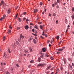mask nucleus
<instances>
[{
    "label": "nucleus",
    "mask_w": 74,
    "mask_h": 74,
    "mask_svg": "<svg viewBox=\"0 0 74 74\" xmlns=\"http://www.w3.org/2000/svg\"><path fill=\"white\" fill-rule=\"evenodd\" d=\"M11 31L10 30H9L8 31V32H7L9 34V33H11Z\"/></svg>",
    "instance_id": "nucleus-18"
},
{
    "label": "nucleus",
    "mask_w": 74,
    "mask_h": 74,
    "mask_svg": "<svg viewBox=\"0 0 74 74\" xmlns=\"http://www.w3.org/2000/svg\"><path fill=\"white\" fill-rule=\"evenodd\" d=\"M20 40H21L22 38H24V37L22 36V34L20 35Z\"/></svg>",
    "instance_id": "nucleus-3"
},
{
    "label": "nucleus",
    "mask_w": 74,
    "mask_h": 74,
    "mask_svg": "<svg viewBox=\"0 0 74 74\" xmlns=\"http://www.w3.org/2000/svg\"><path fill=\"white\" fill-rule=\"evenodd\" d=\"M38 24H39L40 25L42 23V22H39L38 23Z\"/></svg>",
    "instance_id": "nucleus-37"
},
{
    "label": "nucleus",
    "mask_w": 74,
    "mask_h": 74,
    "mask_svg": "<svg viewBox=\"0 0 74 74\" xmlns=\"http://www.w3.org/2000/svg\"><path fill=\"white\" fill-rule=\"evenodd\" d=\"M56 37L57 39V40H58V39H59V36H56Z\"/></svg>",
    "instance_id": "nucleus-26"
},
{
    "label": "nucleus",
    "mask_w": 74,
    "mask_h": 74,
    "mask_svg": "<svg viewBox=\"0 0 74 74\" xmlns=\"http://www.w3.org/2000/svg\"><path fill=\"white\" fill-rule=\"evenodd\" d=\"M5 40V36H4L3 38V40L4 41Z\"/></svg>",
    "instance_id": "nucleus-20"
},
{
    "label": "nucleus",
    "mask_w": 74,
    "mask_h": 74,
    "mask_svg": "<svg viewBox=\"0 0 74 74\" xmlns=\"http://www.w3.org/2000/svg\"><path fill=\"white\" fill-rule=\"evenodd\" d=\"M25 29H26V30H27V29H29V27H28V26L27 25H26L25 26Z\"/></svg>",
    "instance_id": "nucleus-6"
},
{
    "label": "nucleus",
    "mask_w": 74,
    "mask_h": 74,
    "mask_svg": "<svg viewBox=\"0 0 74 74\" xmlns=\"http://www.w3.org/2000/svg\"><path fill=\"white\" fill-rule=\"evenodd\" d=\"M26 19V18H24L23 19V21H25Z\"/></svg>",
    "instance_id": "nucleus-46"
},
{
    "label": "nucleus",
    "mask_w": 74,
    "mask_h": 74,
    "mask_svg": "<svg viewBox=\"0 0 74 74\" xmlns=\"http://www.w3.org/2000/svg\"><path fill=\"white\" fill-rule=\"evenodd\" d=\"M53 70V68H52V69H50V70Z\"/></svg>",
    "instance_id": "nucleus-62"
},
{
    "label": "nucleus",
    "mask_w": 74,
    "mask_h": 74,
    "mask_svg": "<svg viewBox=\"0 0 74 74\" xmlns=\"http://www.w3.org/2000/svg\"><path fill=\"white\" fill-rule=\"evenodd\" d=\"M1 66H2L3 65V63L2 62H1Z\"/></svg>",
    "instance_id": "nucleus-56"
},
{
    "label": "nucleus",
    "mask_w": 74,
    "mask_h": 74,
    "mask_svg": "<svg viewBox=\"0 0 74 74\" xmlns=\"http://www.w3.org/2000/svg\"><path fill=\"white\" fill-rule=\"evenodd\" d=\"M8 51L9 53H11V51H10V49H8Z\"/></svg>",
    "instance_id": "nucleus-21"
},
{
    "label": "nucleus",
    "mask_w": 74,
    "mask_h": 74,
    "mask_svg": "<svg viewBox=\"0 0 74 74\" xmlns=\"http://www.w3.org/2000/svg\"><path fill=\"white\" fill-rule=\"evenodd\" d=\"M54 40H51V42H53V41H54Z\"/></svg>",
    "instance_id": "nucleus-59"
},
{
    "label": "nucleus",
    "mask_w": 74,
    "mask_h": 74,
    "mask_svg": "<svg viewBox=\"0 0 74 74\" xmlns=\"http://www.w3.org/2000/svg\"><path fill=\"white\" fill-rule=\"evenodd\" d=\"M49 69L48 67H47L46 69V70H49Z\"/></svg>",
    "instance_id": "nucleus-52"
},
{
    "label": "nucleus",
    "mask_w": 74,
    "mask_h": 74,
    "mask_svg": "<svg viewBox=\"0 0 74 74\" xmlns=\"http://www.w3.org/2000/svg\"><path fill=\"white\" fill-rule=\"evenodd\" d=\"M60 1H58L57 2L58 3H60Z\"/></svg>",
    "instance_id": "nucleus-55"
},
{
    "label": "nucleus",
    "mask_w": 74,
    "mask_h": 74,
    "mask_svg": "<svg viewBox=\"0 0 74 74\" xmlns=\"http://www.w3.org/2000/svg\"><path fill=\"white\" fill-rule=\"evenodd\" d=\"M22 15H23V14H22H22H21L20 16V17H22Z\"/></svg>",
    "instance_id": "nucleus-49"
},
{
    "label": "nucleus",
    "mask_w": 74,
    "mask_h": 74,
    "mask_svg": "<svg viewBox=\"0 0 74 74\" xmlns=\"http://www.w3.org/2000/svg\"><path fill=\"white\" fill-rule=\"evenodd\" d=\"M16 66H17V67H19V65H18V64H16Z\"/></svg>",
    "instance_id": "nucleus-64"
},
{
    "label": "nucleus",
    "mask_w": 74,
    "mask_h": 74,
    "mask_svg": "<svg viewBox=\"0 0 74 74\" xmlns=\"http://www.w3.org/2000/svg\"><path fill=\"white\" fill-rule=\"evenodd\" d=\"M53 16H56V14L55 13H53Z\"/></svg>",
    "instance_id": "nucleus-31"
},
{
    "label": "nucleus",
    "mask_w": 74,
    "mask_h": 74,
    "mask_svg": "<svg viewBox=\"0 0 74 74\" xmlns=\"http://www.w3.org/2000/svg\"><path fill=\"white\" fill-rule=\"evenodd\" d=\"M59 70L58 69H57L56 73H58V72H59Z\"/></svg>",
    "instance_id": "nucleus-30"
},
{
    "label": "nucleus",
    "mask_w": 74,
    "mask_h": 74,
    "mask_svg": "<svg viewBox=\"0 0 74 74\" xmlns=\"http://www.w3.org/2000/svg\"><path fill=\"white\" fill-rule=\"evenodd\" d=\"M41 58L40 57L38 58V62H41Z\"/></svg>",
    "instance_id": "nucleus-15"
},
{
    "label": "nucleus",
    "mask_w": 74,
    "mask_h": 74,
    "mask_svg": "<svg viewBox=\"0 0 74 74\" xmlns=\"http://www.w3.org/2000/svg\"><path fill=\"white\" fill-rule=\"evenodd\" d=\"M58 51H62L61 49H58Z\"/></svg>",
    "instance_id": "nucleus-23"
},
{
    "label": "nucleus",
    "mask_w": 74,
    "mask_h": 74,
    "mask_svg": "<svg viewBox=\"0 0 74 74\" xmlns=\"http://www.w3.org/2000/svg\"><path fill=\"white\" fill-rule=\"evenodd\" d=\"M62 41L60 40V42H59V44H61V43H62Z\"/></svg>",
    "instance_id": "nucleus-44"
},
{
    "label": "nucleus",
    "mask_w": 74,
    "mask_h": 74,
    "mask_svg": "<svg viewBox=\"0 0 74 74\" xmlns=\"http://www.w3.org/2000/svg\"><path fill=\"white\" fill-rule=\"evenodd\" d=\"M42 64H38V66L39 67V66H42Z\"/></svg>",
    "instance_id": "nucleus-16"
},
{
    "label": "nucleus",
    "mask_w": 74,
    "mask_h": 74,
    "mask_svg": "<svg viewBox=\"0 0 74 74\" xmlns=\"http://www.w3.org/2000/svg\"><path fill=\"white\" fill-rule=\"evenodd\" d=\"M33 41L34 42V43L35 44H36V43H37V41H36V40L35 39H33Z\"/></svg>",
    "instance_id": "nucleus-10"
},
{
    "label": "nucleus",
    "mask_w": 74,
    "mask_h": 74,
    "mask_svg": "<svg viewBox=\"0 0 74 74\" xmlns=\"http://www.w3.org/2000/svg\"><path fill=\"white\" fill-rule=\"evenodd\" d=\"M34 28H35V29H38V27H37V26H36Z\"/></svg>",
    "instance_id": "nucleus-22"
},
{
    "label": "nucleus",
    "mask_w": 74,
    "mask_h": 74,
    "mask_svg": "<svg viewBox=\"0 0 74 74\" xmlns=\"http://www.w3.org/2000/svg\"><path fill=\"white\" fill-rule=\"evenodd\" d=\"M33 34V35H34V36H37V35L36 34Z\"/></svg>",
    "instance_id": "nucleus-36"
},
{
    "label": "nucleus",
    "mask_w": 74,
    "mask_h": 74,
    "mask_svg": "<svg viewBox=\"0 0 74 74\" xmlns=\"http://www.w3.org/2000/svg\"><path fill=\"white\" fill-rule=\"evenodd\" d=\"M30 25H33V24L32 23H30Z\"/></svg>",
    "instance_id": "nucleus-50"
},
{
    "label": "nucleus",
    "mask_w": 74,
    "mask_h": 74,
    "mask_svg": "<svg viewBox=\"0 0 74 74\" xmlns=\"http://www.w3.org/2000/svg\"><path fill=\"white\" fill-rule=\"evenodd\" d=\"M40 29H41L42 30H43V27L42 25H40Z\"/></svg>",
    "instance_id": "nucleus-7"
},
{
    "label": "nucleus",
    "mask_w": 74,
    "mask_h": 74,
    "mask_svg": "<svg viewBox=\"0 0 74 74\" xmlns=\"http://www.w3.org/2000/svg\"><path fill=\"white\" fill-rule=\"evenodd\" d=\"M10 8H9L8 10V14H10Z\"/></svg>",
    "instance_id": "nucleus-13"
},
{
    "label": "nucleus",
    "mask_w": 74,
    "mask_h": 74,
    "mask_svg": "<svg viewBox=\"0 0 74 74\" xmlns=\"http://www.w3.org/2000/svg\"><path fill=\"white\" fill-rule=\"evenodd\" d=\"M30 62L31 63H34V61L33 60H31L30 61Z\"/></svg>",
    "instance_id": "nucleus-38"
},
{
    "label": "nucleus",
    "mask_w": 74,
    "mask_h": 74,
    "mask_svg": "<svg viewBox=\"0 0 74 74\" xmlns=\"http://www.w3.org/2000/svg\"><path fill=\"white\" fill-rule=\"evenodd\" d=\"M18 15V14H17L16 16H15V17L16 18L17 17Z\"/></svg>",
    "instance_id": "nucleus-48"
},
{
    "label": "nucleus",
    "mask_w": 74,
    "mask_h": 74,
    "mask_svg": "<svg viewBox=\"0 0 74 74\" xmlns=\"http://www.w3.org/2000/svg\"><path fill=\"white\" fill-rule=\"evenodd\" d=\"M27 14V13L26 12H24L22 13L23 15H26V14Z\"/></svg>",
    "instance_id": "nucleus-9"
},
{
    "label": "nucleus",
    "mask_w": 74,
    "mask_h": 74,
    "mask_svg": "<svg viewBox=\"0 0 74 74\" xmlns=\"http://www.w3.org/2000/svg\"><path fill=\"white\" fill-rule=\"evenodd\" d=\"M52 6L53 7H55V5L54 4H53Z\"/></svg>",
    "instance_id": "nucleus-45"
},
{
    "label": "nucleus",
    "mask_w": 74,
    "mask_h": 74,
    "mask_svg": "<svg viewBox=\"0 0 74 74\" xmlns=\"http://www.w3.org/2000/svg\"><path fill=\"white\" fill-rule=\"evenodd\" d=\"M48 68H49V69H51V66H48Z\"/></svg>",
    "instance_id": "nucleus-51"
},
{
    "label": "nucleus",
    "mask_w": 74,
    "mask_h": 74,
    "mask_svg": "<svg viewBox=\"0 0 74 74\" xmlns=\"http://www.w3.org/2000/svg\"><path fill=\"white\" fill-rule=\"evenodd\" d=\"M29 21V19H27L26 20V21L27 22H28V21Z\"/></svg>",
    "instance_id": "nucleus-43"
},
{
    "label": "nucleus",
    "mask_w": 74,
    "mask_h": 74,
    "mask_svg": "<svg viewBox=\"0 0 74 74\" xmlns=\"http://www.w3.org/2000/svg\"><path fill=\"white\" fill-rule=\"evenodd\" d=\"M71 18H72V19H74V13H73L72 16H71Z\"/></svg>",
    "instance_id": "nucleus-8"
},
{
    "label": "nucleus",
    "mask_w": 74,
    "mask_h": 74,
    "mask_svg": "<svg viewBox=\"0 0 74 74\" xmlns=\"http://www.w3.org/2000/svg\"><path fill=\"white\" fill-rule=\"evenodd\" d=\"M59 8V6L58 5H57L56 6V8Z\"/></svg>",
    "instance_id": "nucleus-42"
},
{
    "label": "nucleus",
    "mask_w": 74,
    "mask_h": 74,
    "mask_svg": "<svg viewBox=\"0 0 74 74\" xmlns=\"http://www.w3.org/2000/svg\"><path fill=\"white\" fill-rule=\"evenodd\" d=\"M69 29V28H68L66 30V33H67V32H68V29Z\"/></svg>",
    "instance_id": "nucleus-39"
},
{
    "label": "nucleus",
    "mask_w": 74,
    "mask_h": 74,
    "mask_svg": "<svg viewBox=\"0 0 74 74\" xmlns=\"http://www.w3.org/2000/svg\"><path fill=\"white\" fill-rule=\"evenodd\" d=\"M42 49V51L43 52H46V51H47V49L46 48H43Z\"/></svg>",
    "instance_id": "nucleus-1"
},
{
    "label": "nucleus",
    "mask_w": 74,
    "mask_h": 74,
    "mask_svg": "<svg viewBox=\"0 0 74 74\" xmlns=\"http://www.w3.org/2000/svg\"><path fill=\"white\" fill-rule=\"evenodd\" d=\"M5 15H4L3 17H2L4 19V18H5Z\"/></svg>",
    "instance_id": "nucleus-35"
},
{
    "label": "nucleus",
    "mask_w": 74,
    "mask_h": 74,
    "mask_svg": "<svg viewBox=\"0 0 74 74\" xmlns=\"http://www.w3.org/2000/svg\"><path fill=\"white\" fill-rule=\"evenodd\" d=\"M18 18V19L19 21L20 22H21V21H22V20L21 19V18Z\"/></svg>",
    "instance_id": "nucleus-17"
},
{
    "label": "nucleus",
    "mask_w": 74,
    "mask_h": 74,
    "mask_svg": "<svg viewBox=\"0 0 74 74\" xmlns=\"http://www.w3.org/2000/svg\"><path fill=\"white\" fill-rule=\"evenodd\" d=\"M64 49H65V47H62V48L61 49L62 51H63V50H64Z\"/></svg>",
    "instance_id": "nucleus-19"
},
{
    "label": "nucleus",
    "mask_w": 74,
    "mask_h": 74,
    "mask_svg": "<svg viewBox=\"0 0 74 74\" xmlns=\"http://www.w3.org/2000/svg\"><path fill=\"white\" fill-rule=\"evenodd\" d=\"M45 56H47V57H49V55H48L46 54L45 55Z\"/></svg>",
    "instance_id": "nucleus-24"
},
{
    "label": "nucleus",
    "mask_w": 74,
    "mask_h": 74,
    "mask_svg": "<svg viewBox=\"0 0 74 74\" xmlns=\"http://www.w3.org/2000/svg\"><path fill=\"white\" fill-rule=\"evenodd\" d=\"M1 4H2L3 5H5V3L3 1H2L1 2Z\"/></svg>",
    "instance_id": "nucleus-4"
},
{
    "label": "nucleus",
    "mask_w": 74,
    "mask_h": 74,
    "mask_svg": "<svg viewBox=\"0 0 74 74\" xmlns=\"http://www.w3.org/2000/svg\"><path fill=\"white\" fill-rule=\"evenodd\" d=\"M24 53H27V52H28V51H24Z\"/></svg>",
    "instance_id": "nucleus-28"
},
{
    "label": "nucleus",
    "mask_w": 74,
    "mask_h": 74,
    "mask_svg": "<svg viewBox=\"0 0 74 74\" xmlns=\"http://www.w3.org/2000/svg\"><path fill=\"white\" fill-rule=\"evenodd\" d=\"M32 39H33V37L32 36H31L30 37V38L29 39V41H31L32 40Z\"/></svg>",
    "instance_id": "nucleus-11"
},
{
    "label": "nucleus",
    "mask_w": 74,
    "mask_h": 74,
    "mask_svg": "<svg viewBox=\"0 0 74 74\" xmlns=\"http://www.w3.org/2000/svg\"><path fill=\"white\" fill-rule=\"evenodd\" d=\"M50 59L51 60H53V58L52 57H51Z\"/></svg>",
    "instance_id": "nucleus-32"
},
{
    "label": "nucleus",
    "mask_w": 74,
    "mask_h": 74,
    "mask_svg": "<svg viewBox=\"0 0 74 74\" xmlns=\"http://www.w3.org/2000/svg\"><path fill=\"white\" fill-rule=\"evenodd\" d=\"M56 23L57 24H58V21H56Z\"/></svg>",
    "instance_id": "nucleus-58"
},
{
    "label": "nucleus",
    "mask_w": 74,
    "mask_h": 74,
    "mask_svg": "<svg viewBox=\"0 0 74 74\" xmlns=\"http://www.w3.org/2000/svg\"><path fill=\"white\" fill-rule=\"evenodd\" d=\"M35 34H37V32L36 31L35 32Z\"/></svg>",
    "instance_id": "nucleus-53"
},
{
    "label": "nucleus",
    "mask_w": 74,
    "mask_h": 74,
    "mask_svg": "<svg viewBox=\"0 0 74 74\" xmlns=\"http://www.w3.org/2000/svg\"><path fill=\"white\" fill-rule=\"evenodd\" d=\"M44 14V12L43 11L42 13V14Z\"/></svg>",
    "instance_id": "nucleus-63"
},
{
    "label": "nucleus",
    "mask_w": 74,
    "mask_h": 74,
    "mask_svg": "<svg viewBox=\"0 0 74 74\" xmlns=\"http://www.w3.org/2000/svg\"><path fill=\"white\" fill-rule=\"evenodd\" d=\"M30 51L31 52H32V49H30Z\"/></svg>",
    "instance_id": "nucleus-54"
},
{
    "label": "nucleus",
    "mask_w": 74,
    "mask_h": 74,
    "mask_svg": "<svg viewBox=\"0 0 74 74\" xmlns=\"http://www.w3.org/2000/svg\"><path fill=\"white\" fill-rule=\"evenodd\" d=\"M3 19H4L3 18V17H1L0 19V21H2Z\"/></svg>",
    "instance_id": "nucleus-27"
},
{
    "label": "nucleus",
    "mask_w": 74,
    "mask_h": 74,
    "mask_svg": "<svg viewBox=\"0 0 74 74\" xmlns=\"http://www.w3.org/2000/svg\"><path fill=\"white\" fill-rule=\"evenodd\" d=\"M72 12H74V7H73L72 8Z\"/></svg>",
    "instance_id": "nucleus-14"
},
{
    "label": "nucleus",
    "mask_w": 74,
    "mask_h": 74,
    "mask_svg": "<svg viewBox=\"0 0 74 74\" xmlns=\"http://www.w3.org/2000/svg\"><path fill=\"white\" fill-rule=\"evenodd\" d=\"M40 38H42V39L44 38H43V37L42 36H40Z\"/></svg>",
    "instance_id": "nucleus-60"
},
{
    "label": "nucleus",
    "mask_w": 74,
    "mask_h": 74,
    "mask_svg": "<svg viewBox=\"0 0 74 74\" xmlns=\"http://www.w3.org/2000/svg\"><path fill=\"white\" fill-rule=\"evenodd\" d=\"M57 54H60V52H57Z\"/></svg>",
    "instance_id": "nucleus-40"
},
{
    "label": "nucleus",
    "mask_w": 74,
    "mask_h": 74,
    "mask_svg": "<svg viewBox=\"0 0 74 74\" xmlns=\"http://www.w3.org/2000/svg\"><path fill=\"white\" fill-rule=\"evenodd\" d=\"M9 28L10 29H11L12 28V27H11V26H10L9 27Z\"/></svg>",
    "instance_id": "nucleus-47"
},
{
    "label": "nucleus",
    "mask_w": 74,
    "mask_h": 74,
    "mask_svg": "<svg viewBox=\"0 0 74 74\" xmlns=\"http://www.w3.org/2000/svg\"><path fill=\"white\" fill-rule=\"evenodd\" d=\"M5 74H10V73L8 72H6L5 73Z\"/></svg>",
    "instance_id": "nucleus-25"
},
{
    "label": "nucleus",
    "mask_w": 74,
    "mask_h": 74,
    "mask_svg": "<svg viewBox=\"0 0 74 74\" xmlns=\"http://www.w3.org/2000/svg\"><path fill=\"white\" fill-rule=\"evenodd\" d=\"M69 67L70 70H73V66L70 64L69 65Z\"/></svg>",
    "instance_id": "nucleus-2"
},
{
    "label": "nucleus",
    "mask_w": 74,
    "mask_h": 74,
    "mask_svg": "<svg viewBox=\"0 0 74 74\" xmlns=\"http://www.w3.org/2000/svg\"><path fill=\"white\" fill-rule=\"evenodd\" d=\"M44 36L45 37H47V36H48V35L47 34H45Z\"/></svg>",
    "instance_id": "nucleus-34"
},
{
    "label": "nucleus",
    "mask_w": 74,
    "mask_h": 74,
    "mask_svg": "<svg viewBox=\"0 0 74 74\" xmlns=\"http://www.w3.org/2000/svg\"><path fill=\"white\" fill-rule=\"evenodd\" d=\"M72 64L73 66H74V63H72Z\"/></svg>",
    "instance_id": "nucleus-61"
},
{
    "label": "nucleus",
    "mask_w": 74,
    "mask_h": 74,
    "mask_svg": "<svg viewBox=\"0 0 74 74\" xmlns=\"http://www.w3.org/2000/svg\"><path fill=\"white\" fill-rule=\"evenodd\" d=\"M34 13H36V12H37V9H34Z\"/></svg>",
    "instance_id": "nucleus-12"
},
{
    "label": "nucleus",
    "mask_w": 74,
    "mask_h": 74,
    "mask_svg": "<svg viewBox=\"0 0 74 74\" xmlns=\"http://www.w3.org/2000/svg\"><path fill=\"white\" fill-rule=\"evenodd\" d=\"M42 33V35L43 36H44V35H45V34H44V32H43Z\"/></svg>",
    "instance_id": "nucleus-41"
},
{
    "label": "nucleus",
    "mask_w": 74,
    "mask_h": 74,
    "mask_svg": "<svg viewBox=\"0 0 74 74\" xmlns=\"http://www.w3.org/2000/svg\"><path fill=\"white\" fill-rule=\"evenodd\" d=\"M41 56H40V58H44V55L43 53L41 54Z\"/></svg>",
    "instance_id": "nucleus-5"
},
{
    "label": "nucleus",
    "mask_w": 74,
    "mask_h": 74,
    "mask_svg": "<svg viewBox=\"0 0 74 74\" xmlns=\"http://www.w3.org/2000/svg\"><path fill=\"white\" fill-rule=\"evenodd\" d=\"M40 5L41 6L42 5V3L41 2H40Z\"/></svg>",
    "instance_id": "nucleus-29"
},
{
    "label": "nucleus",
    "mask_w": 74,
    "mask_h": 74,
    "mask_svg": "<svg viewBox=\"0 0 74 74\" xmlns=\"http://www.w3.org/2000/svg\"><path fill=\"white\" fill-rule=\"evenodd\" d=\"M19 29H20V27H18L17 28V30H19Z\"/></svg>",
    "instance_id": "nucleus-33"
},
{
    "label": "nucleus",
    "mask_w": 74,
    "mask_h": 74,
    "mask_svg": "<svg viewBox=\"0 0 74 74\" xmlns=\"http://www.w3.org/2000/svg\"><path fill=\"white\" fill-rule=\"evenodd\" d=\"M3 65H4V66H5V65H6V64H5V63H3Z\"/></svg>",
    "instance_id": "nucleus-57"
}]
</instances>
